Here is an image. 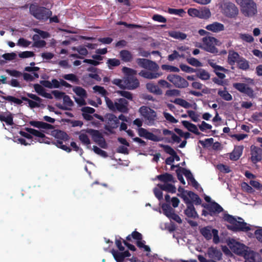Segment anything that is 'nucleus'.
Instances as JSON below:
<instances>
[{
  "instance_id": "nucleus-1",
  "label": "nucleus",
  "mask_w": 262,
  "mask_h": 262,
  "mask_svg": "<svg viewBox=\"0 0 262 262\" xmlns=\"http://www.w3.org/2000/svg\"><path fill=\"white\" fill-rule=\"evenodd\" d=\"M223 219L227 222V228L231 231L247 232L252 230V226L245 222L241 217L225 214L224 215Z\"/></svg>"
},
{
  "instance_id": "nucleus-2",
  "label": "nucleus",
  "mask_w": 262,
  "mask_h": 262,
  "mask_svg": "<svg viewBox=\"0 0 262 262\" xmlns=\"http://www.w3.org/2000/svg\"><path fill=\"white\" fill-rule=\"evenodd\" d=\"M26 95L29 98L35 100V101L30 100L29 98L24 96L21 97V100H20L18 98H17L12 96H2L1 97L3 99L5 100L12 102L18 105H20L22 103V100L26 101L28 103L29 106L31 108L39 107L40 105L39 103L42 101V99L40 97H39L38 96H36L35 94L29 93H27Z\"/></svg>"
},
{
  "instance_id": "nucleus-3",
  "label": "nucleus",
  "mask_w": 262,
  "mask_h": 262,
  "mask_svg": "<svg viewBox=\"0 0 262 262\" xmlns=\"http://www.w3.org/2000/svg\"><path fill=\"white\" fill-rule=\"evenodd\" d=\"M105 102L108 108L113 112L117 111L122 113L128 112V102L125 98L117 99L113 102L109 98L105 97Z\"/></svg>"
},
{
  "instance_id": "nucleus-4",
  "label": "nucleus",
  "mask_w": 262,
  "mask_h": 262,
  "mask_svg": "<svg viewBox=\"0 0 262 262\" xmlns=\"http://www.w3.org/2000/svg\"><path fill=\"white\" fill-rule=\"evenodd\" d=\"M123 71L126 73V76L124 78V84L125 89L134 90L139 86V81L136 77L137 71L130 68L124 67Z\"/></svg>"
},
{
  "instance_id": "nucleus-5",
  "label": "nucleus",
  "mask_w": 262,
  "mask_h": 262,
  "mask_svg": "<svg viewBox=\"0 0 262 262\" xmlns=\"http://www.w3.org/2000/svg\"><path fill=\"white\" fill-rule=\"evenodd\" d=\"M30 12L35 18L44 21L48 20L52 15L50 9L33 4L30 6Z\"/></svg>"
},
{
  "instance_id": "nucleus-6",
  "label": "nucleus",
  "mask_w": 262,
  "mask_h": 262,
  "mask_svg": "<svg viewBox=\"0 0 262 262\" xmlns=\"http://www.w3.org/2000/svg\"><path fill=\"white\" fill-rule=\"evenodd\" d=\"M25 130L27 132L20 131L19 134L28 139H31L32 138V135H33L38 138V139H36L37 141L40 143L50 144L51 142L50 138L46 137L44 134L38 130L29 127L25 128Z\"/></svg>"
},
{
  "instance_id": "nucleus-7",
  "label": "nucleus",
  "mask_w": 262,
  "mask_h": 262,
  "mask_svg": "<svg viewBox=\"0 0 262 262\" xmlns=\"http://www.w3.org/2000/svg\"><path fill=\"white\" fill-rule=\"evenodd\" d=\"M202 41V45L200 46L199 47L211 53H217L218 51L215 46H220L222 45V42L219 40L211 36L204 37Z\"/></svg>"
},
{
  "instance_id": "nucleus-8",
  "label": "nucleus",
  "mask_w": 262,
  "mask_h": 262,
  "mask_svg": "<svg viewBox=\"0 0 262 262\" xmlns=\"http://www.w3.org/2000/svg\"><path fill=\"white\" fill-rule=\"evenodd\" d=\"M178 196L181 198L183 201L187 205L195 203L199 204L201 203V200L196 194L190 191L185 190L182 187H180L178 188Z\"/></svg>"
},
{
  "instance_id": "nucleus-9",
  "label": "nucleus",
  "mask_w": 262,
  "mask_h": 262,
  "mask_svg": "<svg viewBox=\"0 0 262 262\" xmlns=\"http://www.w3.org/2000/svg\"><path fill=\"white\" fill-rule=\"evenodd\" d=\"M244 83H234L233 84V87L241 93H244L250 97H252L254 95V91L250 87V85L254 84V80L247 78H245Z\"/></svg>"
},
{
  "instance_id": "nucleus-10",
  "label": "nucleus",
  "mask_w": 262,
  "mask_h": 262,
  "mask_svg": "<svg viewBox=\"0 0 262 262\" xmlns=\"http://www.w3.org/2000/svg\"><path fill=\"white\" fill-rule=\"evenodd\" d=\"M81 132H84L90 135L94 142L100 147L102 148H107V145L105 139L103 135L99 130L92 128H87L86 129H82Z\"/></svg>"
},
{
  "instance_id": "nucleus-11",
  "label": "nucleus",
  "mask_w": 262,
  "mask_h": 262,
  "mask_svg": "<svg viewBox=\"0 0 262 262\" xmlns=\"http://www.w3.org/2000/svg\"><path fill=\"white\" fill-rule=\"evenodd\" d=\"M139 112L148 125H151L154 124L157 119V114L154 110L148 106H142L139 108Z\"/></svg>"
},
{
  "instance_id": "nucleus-12",
  "label": "nucleus",
  "mask_w": 262,
  "mask_h": 262,
  "mask_svg": "<svg viewBox=\"0 0 262 262\" xmlns=\"http://www.w3.org/2000/svg\"><path fill=\"white\" fill-rule=\"evenodd\" d=\"M227 245L230 249L234 253L243 256L245 253L247 251L249 247L245 246L235 239H230L227 241Z\"/></svg>"
},
{
  "instance_id": "nucleus-13",
  "label": "nucleus",
  "mask_w": 262,
  "mask_h": 262,
  "mask_svg": "<svg viewBox=\"0 0 262 262\" xmlns=\"http://www.w3.org/2000/svg\"><path fill=\"white\" fill-rule=\"evenodd\" d=\"M105 123L104 128L108 132L113 133V130L119 126L120 122L114 114L108 113L105 115Z\"/></svg>"
},
{
  "instance_id": "nucleus-14",
  "label": "nucleus",
  "mask_w": 262,
  "mask_h": 262,
  "mask_svg": "<svg viewBox=\"0 0 262 262\" xmlns=\"http://www.w3.org/2000/svg\"><path fill=\"white\" fill-rule=\"evenodd\" d=\"M241 6L246 16H253L257 13L256 5L252 0H244Z\"/></svg>"
},
{
  "instance_id": "nucleus-15",
  "label": "nucleus",
  "mask_w": 262,
  "mask_h": 262,
  "mask_svg": "<svg viewBox=\"0 0 262 262\" xmlns=\"http://www.w3.org/2000/svg\"><path fill=\"white\" fill-rule=\"evenodd\" d=\"M222 12L226 16L234 17L238 14V9L234 4L228 2H223L221 4Z\"/></svg>"
},
{
  "instance_id": "nucleus-16",
  "label": "nucleus",
  "mask_w": 262,
  "mask_h": 262,
  "mask_svg": "<svg viewBox=\"0 0 262 262\" xmlns=\"http://www.w3.org/2000/svg\"><path fill=\"white\" fill-rule=\"evenodd\" d=\"M200 232L206 239H211L213 236V241L215 244H217L220 241L218 231L216 229H212L210 226L201 228Z\"/></svg>"
},
{
  "instance_id": "nucleus-17",
  "label": "nucleus",
  "mask_w": 262,
  "mask_h": 262,
  "mask_svg": "<svg viewBox=\"0 0 262 262\" xmlns=\"http://www.w3.org/2000/svg\"><path fill=\"white\" fill-rule=\"evenodd\" d=\"M138 65L142 68L147 69L152 72H157L159 66L154 61L145 58H137L136 60Z\"/></svg>"
},
{
  "instance_id": "nucleus-18",
  "label": "nucleus",
  "mask_w": 262,
  "mask_h": 262,
  "mask_svg": "<svg viewBox=\"0 0 262 262\" xmlns=\"http://www.w3.org/2000/svg\"><path fill=\"white\" fill-rule=\"evenodd\" d=\"M167 79L178 88H185L189 85L188 82L184 78L179 75L170 74L167 76Z\"/></svg>"
},
{
  "instance_id": "nucleus-19",
  "label": "nucleus",
  "mask_w": 262,
  "mask_h": 262,
  "mask_svg": "<svg viewBox=\"0 0 262 262\" xmlns=\"http://www.w3.org/2000/svg\"><path fill=\"white\" fill-rule=\"evenodd\" d=\"M251 161L254 164L262 160V149L259 147L252 146L251 147Z\"/></svg>"
},
{
  "instance_id": "nucleus-20",
  "label": "nucleus",
  "mask_w": 262,
  "mask_h": 262,
  "mask_svg": "<svg viewBox=\"0 0 262 262\" xmlns=\"http://www.w3.org/2000/svg\"><path fill=\"white\" fill-rule=\"evenodd\" d=\"M243 256L247 262H261L259 254L251 250L249 248Z\"/></svg>"
},
{
  "instance_id": "nucleus-21",
  "label": "nucleus",
  "mask_w": 262,
  "mask_h": 262,
  "mask_svg": "<svg viewBox=\"0 0 262 262\" xmlns=\"http://www.w3.org/2000/svg\"><path fill=\"white\" fill-rule=\"evenodd\" d=\"M169 182H174V179L172 175L168 173H165V191L172 193L176 191V187Z\"/></svg>"
},
{
  "instance_id": "nucleus-22",
  "label": "nucleus",
  "mask_w": 262,
  "mask_h": 262,
  "mask_svg": "<svg viewBox=\"0 0 262 262\" xmlns=\"http://www.w3.org/2000/svg\"><path fill=\"white\" fill-rule=\"evenodd\" d=\"M179 170L181 171L182 174H184L186 177L189 184L191 185L196 189H199L200 187L199 184L195 181V180L193 177L192 174L189 170L181 167H179Z\"/></svg>"
},
{
  "instance_id": "nucleus-23",
  "label": "nucleus",
  "mask_w": 262,
  "mask_h": 262,
  "mask_svg": "<svg viewBox=\"0 0 262 262\" xmlns=\"http://www.w3.org/2000/svg\"><path fill=\"white\" fill-rule=\"evenodd\" d=\"M180 141L181 139L180 137L177 136L174 133L165 129V142L171 143H178Z\"/></svg>"
},
{
  "instance_id": "nucleus-24",
  "label": "nucleus",
  "mask_w": 262,
  "mask_h": 262,
  "mask_svg": "<svg viewBox=\"0 0 262 262\" xmlns=\"http://www.w3.org/2000/svg\"><path fill=\"white\" fill-rule=\"evenodd\" d=\"M206 29L214 33H218L225 30V26L223 24L214 22L211 24L208 25L205 27Z\"/></svg>"
},
{
  "instance_id": "nucleus-25",
  "label": "nucleus",
  "mask_w": 262,
  "mask_h": 262,
  "mask_svg": "<svg viewBox=\"0 0 262 262\" xmlns=\"http://www.w3.org/2000/svg\"><path fill=\"white\" fill-rule=\"evenodd\" d=\"M205 207L210 211L211 215L219 213L223 210V208L215 202H210Z\"/></svg>"
},
{
  "instance_id": "nucleus-26",
  "label": "nucleus",
  "mask_w": 262,
  "mask_h": 262,
  "mask_svg": "<svg viewBox=\"0 0 262 262\" xmlns=\"http://www.w3.org/2000/svg\"><path fill=\"white\" fill-rule=\"evenodd\" d=\"M207 254L210 258L217 260H221L222 256V253L220 250L214 247H210L208 249Z\"/></svg>"
},
{
  "instance_id": "nucleus-27",
  "label": "nucleus",
  "mask_w": 262,
  "mask_h": 262,
  "mask_svg": "<svg viewBox=\"0 0 262 262\" xmlns=\"http://www.w3.org/2000/svg\"><path fill=\"white\" fill-rule=\"evenodd\" d=\"M63 103L65 105L64 106L62 105L61 104H57V106L62 110H70V108L69 107L73 106L74 105V102L71 99L70 97L66 94L63 97Z\"/></svg>"
},
{
  "instance_id": "nucleus-28",
  "label": "nucleus",
  "mask_w": 262,
  "mask_h": 262,
  "mask_svg": "<svg viewBox=\"0 0 262 262\" xmlns=\"http://www.w3.org/2000/svg\"><path fill=\"white\" fill-rule=\"evenodd\" d=\"M244 147L243 146H237L235 147L233 151L230 154V159L231 160H237L242 156Z\"/></svg>"
},
{
  "instance_id": "nucleus-29",
  "label": "nucleus",
  "mask_w": 262,
  "mask_h": 262,
  "mask_svg": "<svg viewBox=\"0 0 262 262\" xmlns=\"http://www.w3.org/2000/svg\"><path fill=\"white\" fill-rule=\"evenodd\" d=\"M182 125L189 132H191L196 135H199L200 133L195 124L186 120L182 121Z\"/></svg>"
},
{
  "instance_id": "nucleus-30",
  "label": "nucleus",
  "mask_w": 262,
  "mask_h": 262,
  "mask_svg": "<svg viewBox=\"0 0 262 262\" xmlns=\"http://www.w3.org/2000/svg\"><path fill=\"white\" fill-rule=\"evenodd\" d=\"M52 135L57 139L62 140L65 141L69 140V136L65 132L61 130H54L52 132Z\"/></svg>"
},
{
  "instance_id": "nucleus-31",
  "label": "nucleus",
  "mask_w": 262,
  "mask_h": 262,
  "mask_svg": "<svg viewBox=\"0 0 262 262\" xmlns=\"http://www.w3.org/2000/svg\"><path fill=\"white\" fill-rule=\"evenodd\" d=\"M240 58L239 55L237 53L233 51H230L229 52L228 62L230 65L232 66L234 65L235 62H238Z\"/></svg>"
},
{
  "instance_id": "nucleus-32",
  "label": "nucleus",
  "mask_w": 262,
  "mask_h": 262,
  "mask_svg": "<svg viewBox=\"0 0 262 262\" xmlns=\"http://www.w3.org/2000/svg\"><path fill=\"white\" fill-rule=\"evenodd\" d=\"M120 57L121 60L124 62H130L133 59V55L128 50H123L120 52Z\"/></svg>"
},
{
  "instance_id": "nucleus-33",
  "label": "nucleus",
  "mask_w": 262,
  "mask_h": 262,
  "mask_svg": "<svg viewBox=\"0 0 262 262\" xmlns=\"http://www.w3.org/2000/svg\"><path fill=\"white\" fill-rule=\"evenodd\" d=\"M139 75L144 78L149 79L156 78L159 76V74L156 72H151L144 70H142L139 73Z\"/></svg>"
},
{
  "instance_id": "nucleus-34",
  "label": "nucleus",
  "mask_w": 262,
  "mask_h": 262,
  "mask_svg": "<svg viewBox=\"0 0 262 262\" xmlns=\"http://www.w3.org/2000/svg\"><path fill=\"white\" fill-rule=\"evenodd\" d=\"M185 213L188 217L192 218L198 217V214L192 204L187 205V208L185 210Z\"/></svg>"
},
{
  "instance_id": "nucleus-35",
  "label": "nucleus",
  "mask_w": 262,
  "mask_h": 262,
  "mask_svg": "<svg viewBox=\"0 0 262 262\" xmlns=\"http://www.w3.org/2000/svg\"><path fill=\"white\" fill-rule=\"evenodd\" d=\"M175 104L184 107V108H189L192 107V104L186 100L182 98H176L173 101H171Z\"/></svg>"
},
{
  "instance_id": "nucleus-36",
  "label": "nucleus",
  "mask_w": 262,
  "mask_h": 262,
  "mask_svg": "<svg viewBox=\"0 0 262 262\" xmlns=\"http://www.w3.org/2000/svg\"><path fill=\"white\" fill-rule=\"evenodd\" d=\"M146 88L151 93L156 94H161L162 90L159 88L158 85L152 83H148L146 84Z\"/></svg>"
},
{
  "instance_id": "nucleus-37",
  "label": "nucleus",
  "mask_w": 262,
  "mask_h": 262,
  "mask_svg": "<svg viewBox=\"0 0 262 262\" xmlns=\"http://www.w3.org/2000/svg\"><path fill=\"white\" fill-rule=\"evenodd\" d=\"M164 190V184H159L157 187H155L154 189V192L156 198L159 200L162 199L163 193L162 191Z\"/></svg>"
},
{
  "instance_id": "nucleus-38",
  "label": "nucleus",
  "mask_w": 262,
  "mask_h": 262,
  "mask_svg": "<svg viewBox=\"0 0 262 262\" xmlns=\"http://www.w3.org/2000/svg\"><path fill=\"white\" fill-rule=\"evenodd\" d=\"M199 17L201 19H208L211 16L210 10L207 8L199 9Z\"/></svg>"
},
{
  "instance_id": "nucleus-39",
  "label": "nucleus",
  "mask_w": 262,
  "mask_h": 262,
  "mask_svg": "<svg viewBox=\"0 0 262 262\" xmlns=\"http://www.w3.org/2000/svg\"><path fill=\"white\" fill-rule=\"evenodd\" d=\"M168 34L171 37L180 40L185 39L187 37L186 34L179 31H172L169 32Z\"/></svg>"
},
{
  "instance_id": "nucleus-40",
  "label": "nucleus",
  "mask_w": 262,
  "mask_h": 262,
  "mask_svg": "<svg viewBox=\"0 0 262 262\" xmlns=\"http://www.w3.org/2000/svg\"><path fill=\"white\" fill-rule=\"evenodd\" d=\"M196 76L202 80H208L210 77L209 73L204 69L197 70Z\"/></svg>"
},
{
  "instance_id": "nucleus-41",
  "label": "nucleus",
  "mask_w": 262,
  "mask_h": 262,
  "mask_svg": "<svg viewBox=\"0 0 262 262\" xmlns=\"http://www.w3.org/2000/svg\"><path fill=\"white\" fill-rule=\"evenodd\" d=\"M33 40L34 41L33 46L37 48H42L46 45V42L43 40H39V36L37 34H35L32 37Z\"/></svg>"
},
{
  "instance_id": "nucleus-42",
  "label": "nucleus",
  "mask_w": 262,
  "mask_h": 262,
  "mask_svg": "<svg viewBox=\"0 0 262 262\" xmlns=\"http://www.w3.org/2000/svg\"><path fill=\"white\" fill-rule=\"evenodd\" d=\"M111 253L117 262H123L124 261L125 257L122 251L119 252L117 250L113 249Z\"/></svg>"
},
{
  "instance_id": "nucleus-43",
  "label": "nucleus",
  "mask_w": 262,
  "mask_h": 262,
  "mask_svg": "<svg viewBox=\"0 0 262 262\" xmlns=\"http://www.w3.org/2000/svg\"><path fill=\"white\" fill-rule=\"evenodd\" d=\"M73 91L80 97H87L86 91L80 86H74L73 88Z\"/></svg>"
},
{
  "instance_id": "nucleus-44",
  "label": "nucleus",
  "mask_w": 262,
  "mask_h": 262,
  "mask_svg": "<svg viewBox=\"0 0 262 262\" xmlns=\"http://www.w3.org/2000/svg\"><path fill=\"white\" fill-rule=\"evenodd\" d=\"M121 62L119 59L116 58H109L106 61V64L109 69L112 70L114 67H118Z\"/></svg>"
},
{
  "instance_id": "nucleus-45",
  "label": "nucleus",
  "mask_w": 262,
  "mask_h": 262,
  "mask_svg": "<svg viewBox=\"0 0 262 262\" xmlns=\"http://www.w3.org/2000/svg\"><path fill=\"white\" fill-rule=\"evenodd\" d=\"M188 116L194 122H197L200 120V115L199 113L192 110L187 111Z\"/></svg>"
},
{
  "instance_id": "nucleus-46",
  "label": "nucleus",
  "mask_w": 262,
  "mask_h": 262,
  "mask_svg": "<svg viewBox=\"0 0 262 262\" xmlns=\"http://www.w3.org/2000/svg\"><path fill=\"white\" fill-rule=\"evenodd\" d=\"M165 215H166L171 221L173 220L178 223H182V220L180 217L173 212H167L165 209Z\"/></svg>"
},
{
  "instance_id": "nucleus-47",
  "label": "nucleus",
  "mask_w": 262,
  "mask_h": 262,
  "mask_svg": "<svg viewBox=\"0 0 262 262\" xmlns=\"http://www.w3.org/2000/svg\"><path fill=\"white\" fill-rule=\"evenodd\" d=\"M218 95L226 101H230L232 99L231 95L229 94L226 89L224 90H219Z\"/></svg>"
},
{
  "instance_id": "nucleus-48",
  "label": "nucleus",
  "mask_w": 262,
  "mask_h": 262,
  "mask_svg": "<svg viewBox=\"0 0 262 262\" xmlns=\"http://www.w3.org/2000/svg\"><path fill=\"white\" fill-rule=\"evenodd\" d=\"M132 238L134 239H142L143 236L141 233H139L137 231H134L130 234L127 236L126 237V241H131Z\"/></svg>"
},
{
  "instance_id": "nucleus-49",
  "label": "nucleus",
  "mask_w": 262,
  "mask_h": 262,
  "mask_svg": "<svg viewBox=\"0 0 262 262\" xmlns=\"http://www.w3.org/2000/svg\"><path fill=\"white\" fill-rule=\"evenodd\" d=\"M83 132L81 131V133L79 136V139L83 145L86 146L90 145L91 144V141L89 138L88 136Z\"/></svg>"
},
{
  "instance_id": "nucleus-50",
  "label": "nucleus",
  "mask_w": 262,
  "mask_h": 262,
  "mask_svg": "<svg viewBox=\"0 0 262 262\" xmlns=\"http://www.w3.org/2000/svg\"><path fill=\"white\" fill-rule=\"evenodd\" d=\"M180 160V158L177 155L174 156H170L169 157H167L166 160V163L168 165H171L170 169H173L175 167H177V166H175L174 165H171V164L174 161H179Z\"/></svg>"
},
{
  "instance_id": "nucleus-51",
  "label": "nucleus",
  "mask_w": 262,
  "mask_h": 262,
  "mask_svg": "<svg viewBox=\"0 0 262 262\" xmlns=\"http://www.w3.org/2000/svg\"><path fill=\"white\" fill-rule=\"evenodd\" d=\"M62 140L58 139L53 142V144H55L58 148H60L63 150L66 151L68 152H70L71 151V149L70 147H68L63 144Z\"/></svg>"
},
{
  "instance_id": "nucleus-52",
  "label": "nucleus",
  "mask_w": 262,
  "mask_h": 262,
  "mask_svg": "<svg viewBox=\"0 0 262 262\" xmlns=\"http://www.w3.org/2000/svg\"><path fill=\"white\" fill-rule=\"evenodd\" d=\"M136 245L140 249H143L144 251L147 252L150 251V248L148 246L145 245V241L142 239H136Z\"/></svg>"
},
{
  "instance_id": "nucleus-53",
  "label": "nucleus",
  "mask_w": 262,
  "mask_h": 262,
  "mask_svg": "<svg viewBox=\"0 0 262 262\" xmlns=\"http://www.w3.org/2000/svg\"><path fill=\"white\" fill-rule=\"evenodd\" d=\"M239 38L243 41L248 43L252 42L254 41V38L249 34L240 33L239 34Z\"/></svg>"
},
{
  "instance_id": "nucleus-54",
  "label": "nucleus",
  "mask_w": 262,
  "mask_h": 262,
  "mask_svg": "<svg viewBox=\"0 0 262 262\" xmlns=\"http://www.w3.org/2000/svg\"><path fill=\"white\" fill-rule=\"evenodd\" d=\"M168 12L171 14H174L178 15L179 16H183L185 14V11L183 9H173L169 8L168 9Z\"/></svg>"
},
{
  "instance_id": "nucleus-55",
  "label": "nucleus",
  "mask_w": 262,
  "mask_h": 262,
  "mask_svg": "<svg viewBox=\"0 0 262 262\" xmlns=\"http://www.w3.org/2000/svg\"><path fill=\"white\" fill-rule=\"evenodd\" d=\"M237 64L239 68L243 70H246L249 68V62L243 58H241L239 59Z\"/></svg>"
},
{
  "instance_id": "nucleus-56",
  "label": "nucleus",
  "mask_w": 262,
  "mask_h": 262,
  "mask_svg": "<svg viewBox=\"0 0 262 262\" xmlns=\"http://www.w3.org/2000/svg\"><path fill=\"white\" fill-rule=\"evenodd\" d=\"M241 188L242 190L247 193H252L254 192V189L251 186L246 182H243L241 183Z\"/></svg>"
},
{
  "instance_id": "nucleus-57",
  "label": "nucleus",
  "mask_w": 262,
  "mask_h": 262,
  "mask_svg": "<svg viewBox=\"0 0 262 262\" xmlns=\"http://www.w3.org/2000/svg\"><path fill=\"white\" fill-rule=\"evenodd\" d=\"M93 90L95 92H98L102 96H104L105 98L106 97V95L108 94L106 90L102 86L99 85H95L93 88Z\"/></svg>"
},
{
  "instance_id": "nucleus-58",
  "label": "nucleus",
  "mask_w": 262,
  "mask_h": 262,
  "mask_svg": "<svg viewBox=\"0 0 262 262\" xmlns=\"http://www.w3.org/2000/svg\"><path fill=\"white\" fill-rule=\"evenodd\" d=\"M117 93L120 96L123 97L124 98L129 100H133V94L129 92L125 91H117Z\"/></svg>"
},
{
  "instance_id": "nucleus-59",
  "label": "nucleus",
  "mask_w": 262,
  "mask_h": 262,
  "mask_svg": "<svg viewBox=\"0 0 262 262\" xmlns=\"http://www.w3.org/2000/svg\"><path fill=\"white\" fill-rule=\"evenodd\" d=\"M63 78L67 80H70L72 82H75L77 83H78V82L79 81L78 78L74 74H65L63 76Z\"/></svg>"
},
{
  "instance_id": "nucleus-60",
  "label": "nucleus",
  "mask_w": 262,
  "mask_h": 262,
  "mask_svg": "<svg viewBox=\"0 0 262 262\" xmlns=\"http://www.w3.org/2000/svg\"><path fill=\"white\" fill-rule=\"evenodd\" d=\"M187 61L188 63L194 67H200L202 66V63L200 61L193 57L187 58Z\"/></svg>"
},
{
  "instance_id": "nucleus-61",
  "label": "nucleus",
  "mask_w": 262,
  "mask_h": 262,
  "mask_svg": "<svg viewBox=\"0 0 262 262\" xmlns=\"http://www.w3.org/2000/svg\"><path fill=\"white\" fill-rule=\"evenodd\" d=\"M254 236L256 239L260 243H262V227H257L254 231Z\"/></svg>"
},
{
  "instance_id": "nucleus-62",
  "label": "nucleus",
  "mask_w": 262,
  "mask_h": 262,
  "mask_svg": "<svg viewBox=\"0 0 262 262\" xmlns=\"http://www.w3.org/2000/svg\"><path fill=\"white\" fill-rule=\"evenodd\" d=\"M93 149L95 153L100 155L103 158H106L108 157V155L105 151L101 149L100 148L96 146H93Z\"/></svg>"
},
{
  "instance_id": "nucleus-63",
  "label": "nucleus",
  "mask_w": 262,
  "mask_h": 262,
  "mask_svg": "<svg viewBox=\"0 0 262 262\" xmlns=\"http://www.w3.org/2000/svg\"><path fill=\"white\" fill-rule=\"evenodd\" d=\"M73 50L76 51L81 55L85 56L88 54V51L85 47L78 46L77 47H74Z\"/></svg>"
},
{
  "instance_id": "nucleus-64",
  "label": "nucleus",
  "mask_w": 262,
  "mask_h": 262,
  "mask_svg": "<svg viewBox=\"0 0 262 262\" xmlns=\"http://www.w3.org/2000/svg\"><path fill=\"white\" fill-rule=\"evenodd\" d=\"M249 184L252 187H253L258 190H262V184L258 181L251 180L250 181Z\"/></svg>"
}]
</instances>
